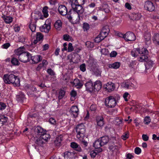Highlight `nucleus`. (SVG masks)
<instances>
[{"label": "nucleus", "mask_w": 159, "mask_h": 159, "mask_svg": "<svg viewBox=\"0 0 159 159\" xmlns=\"http://www.w3.org/2000/svg\"><path fill=\"white\" fill-rule=\"evenodd\" d=\"M71 5L73 10H71L68 12L67 18L75 23H77L79 21L80 15L83 13L84 9L80 5H77L75 4H71Z\"/></svg>", "instance_id": "nucleus-1"}, {"label": "nucleus", "mask_w": 159, "mask_h": 159, "mask_svg": "<svg viewBox=\"0 0 159 159\" xmlns=\"http://www.w3.org/2000/svg\"><path fill=\"white\" fill-rule=\"evenodd\" d=\"M4 82L7 84L11 83L14 84L16 86H20V80L17 76H15L13 74L8 75L7 74H5L3 78Z\"/></svg>", "instance_id": "nucleus-2"}, {"label": "nucleus", "mask_w": 159, "mask_h": 159, "mask_svg": "<svg viewBox=\"0 0 159 159\" xmlns=\"http://www.w3.org/2000/svg\"><path fill=\"white\" fill-rule=\"evenodd\" d=\"M31 55L27 52L24 46L20 47V61L26 62L29 60Z\"/></svg>", "instance_id": "nucleus-3"}, {"label": "nucleus", "mask_w": 159, "mask_h": 159, "mask_svg": "<svg viewBox=\"0 0 159 159\" xmlns=\"http://www.w3.org/2000/svg\"><path fill=\"white\" fill-rule=\"evenodd\" d=\"M76 130L77 133V137L78 139H81L84 136L85 129L83 124L81 123L78 125L76 126Z\"/></svg>", "instance_id": "nucleus-4"}, {"label": "nucleus", "mask_w": 159, "mask_h": 159, "mask_svg": "<svg viewBox=\"0 0 159 159\" xmlns=\"http://www.w3.org/2000/svg\"><path fill=\"white\" fill-rule=\"evenodd\" d=\"M105 102L106 105L110 108L114 107L116 104L115 96H110L107 98Z\"/></svg>", "instance_id": "nucleus-5"}, {"label": "nucleus", "mask_w": 159, "mask_h": 159, "mask_svg": "<svg viewBox=\"0 0 159 159\" xmlns=\"http://www.w3.org/2000/svg\"><path fill=\"white\" fill-rule=\"evenodd\" d=\"M147 54H145L139 57V61L141 62L145 61V66L146 67L149 68L153 66L154 63L152 61L148 59Z\"/></svg>", "instance_id": "nucleus-6"}, {"label": "nucleus", "mask_w": 159, "mask_h": 159, "mask_svg": "<svg viewBox=\"0 0 159 159\" xmlns=\"http://www.w3.org/2000/svg\"><path fill=\"white\" fill-rule=\"evenodd\" d=\"M148 51L145 48H142L141 50L139 48H136L131 52V55L134 57H137L138 54H140V57L142 55L147 54Z\"/></svg>", "instance_id": "nucleus-7"}, {"label": "nucleus", "mask_w": 159, "mask_h": 159, "mask_svg": "<svg viewBox=\"0 0 159 159\" xmlns=\"http://www.w3.org/2000/svg\"><path fill=\"white\" fill-rule=\"evenodd\" d=\"M124 39L126 41H132L135 40L136 37L133 33L129 31L124 34Z\"/></svg>", "instance_id": "nucleus-8"}, {"label": "nucleus", "mask_w": 159, "mask_h": 159, "mask_svg": "<svg viewBox=\"0 0 159 159\" xmlns=\"http://www.w3.org/2000/svg\"><path fill=\"white\" fill-rule=\"evenodd\" d=\"M144 7L146 10L149 11H152L155 9V6L153 3L149 1L146 2H145Z\"/></svg>", "instance_id": "nucleus-9"}, {"label": "nucleus", "mask_w": 159, "mask_h": 159, "mask_svg": "<svg viewBox=\"0 0 159 159\" xmlns=\"http://www.w3.org/2000/svg\"><path fill=\"white\" fill-rule=\"evenodd\" d=\"M34 130L35 134L40 136L46 132V130L40 126L34 127Z\"/></svg>", "instance_id": "nucleus-10"}, {"label": "nucleus", "mask_w": 159, "mask_h": 159, "mask_svg": "<svg viewBox=\"0 0 159 159\" xmlns=\"http://www.w3.org/2000/svg\"><path fill=\"white\" fill-rule=\"evenodd\" d=\"M34 141L35 145L38 146L43 147L44 144L45 143L40 137L39 138H34Z\"/></svg>", "instance_id": "nucleus-11"}, {"label": "nucleus", "mask_w": 159, "mask_h": 159, "mask_svg": "<svg viewBox=\"0 0 159 159\" xmlns=\"http://www.w3.org/2000/svg\"><path fill=\"white\" fill-rule=\"evenodd\" d=\"M58 11L59 13L62 16H65L67 15V10L66 7L63 5H61L59 6L58 8Z\"/></svg>", "instance_id": "nucleus-12"}, {"label": "nucleus", "mask_w": 159, "mask_h": 159, "mask_svg": "<svg viewBox=\"0 0 159 159\" xmlns=\"http://www.w3.org/2000/svg\"><path fill=\"white\" fill-rule=\"evenodd\" d=\"M36 39L33 42V43L35 44L38 42L42 41L43 40V36L40 32H37L35 35Z\"/></svg>", "instance_id": "nucleus-13"}, {"label": "nucleus", "mask_w": 159, "mask_h": 159, "mask_svg": "<svg viewBox=\"0 0 159 159\" xmlns=\"http://www.w3.org/2000/svg\"><path fill=\"white\" fill-rule=\"evenodd\" d=\"M70 112L75 117H77L79 113V110L76 106H73L70 109Z\"/></svg>", "instance_id": "nucleus-14"}, {"label": "nucleus", "mask_w": 159, "mask_h": 159, "mask_svg": "<svg viewBox=\"0 0 159 159\" xmlns=\"http://www.w3.org/2000/svg\"><path fill=\"white\" fill-rule=\"evenodd\" d=\"M71 83L73 84V86L77 88H80L83 85L82 82L78 79H75L73 82H71Z\"/></svg>", "instance_id": "nucleus-15"}, {"label": "nucleus", "mask_w": 159, "mask_h": 159, "mask_svg": "<svg viewBox=\"0 0 159 159\" xmlns=\"http://www.w3.org/2000/svg\"><path fill=\"white\" fill-rule=\"evenodd\" d=\"M51 29L50 24L45 23L42 27H40V31L45 33H48Z\"/></svg>", "instance_id": "nucleus-16"}, {"label": "nucleus", "mask_w": 159, "mask_h": 159, "mask_svg": "<svg viewBox=\"0 0 159 159\" xmlns=\"http://www.w3.org/2000/svg\"><path fill=\"white\" fill-rule=\"evenodd\" d=\"M93 90L99 91L102 88V84L100 81L98 80L96 81L93 85Z\"/></svg>", "instance_id": "nucleus-17"}, {"label": "nucleus", "mask_w": 159, "mask_h": 159, "mask_svg": "<svg viewBox=\"0 0 159 159\" xmlns=\"http://www.w3.org/2000/svg\"><path fill=\"white\" fill-rule=\"evenodd\" d=\"M30 58L32 61L33 63H37L42 60V57L41 56L36 55L34 56L30 57Z\"/></svg>", "instance_id": "nucleus-18"}, {"label": "nucleus", "mask_w": 159, "mask_h": 159, "mask_svg": "<svg viewBox=\"0 0 159 159\" xmlns=\"http://www.w3.org/2000/svg\"><path fill=\"white\" fill-rule=\"evenodd\" d=\"M86 90L91 92L93 91V84L91 81L86 82L85 84Z\"/></svg>", "instance_id": "nucleus-19"}, {"label": "nucleus", "mask_w": 159, "mask_h": 159, "mask_svg": "<svg viewBox=\"0 0 159 159\" xmlns=\"http://www.w3.org/2000/svg\"><path fill=\"white\" fill-rule=\"evenodd\" d=\"M102 146H103V145L102 144V143L99 139L95 141L94 143H93V147L95 148H99V152L102 151V149L100 148Z\"/></svg>", "instance_id": "nucleus-20"}, {"label": "nucleus", "mask_w": 159, "mask_h": 159, "mask_svg": "<svg viewBox=\"0 0 159 159\" xmlns=\"http://www.w3.org/2000/svg\"><path fill=\"white\" fill-rule=\"evenodd\" d=\"M105 88L108 92H111L113 91L115 89V86L114 84L112 83H108L105 86Z\"/></svg>", "instance_id": "nucleus-21"}, {"label": "nucleus", "mask_w": 159, "mask_h": 159, "mask_svg": "<svg viewBox=\"0 0 159 159\" xmlns=\"http://www.w3.org/2000/svg\"><path fill=\"white\" fill-rule=\"evenodd\" d=\"M2 17L6 24H10L13 21V18L11 16L3 15L2 16Z\"/></svg>", "instance_id": "nucleus-22"}, {"label": "nucleus", "mask_w": 159, "mask_h": 159, "mask_svg": "<svg viewBox=\"0 0 159 159\" xmlns=\"http://www.w3.org/2000/svg\"><path fill=\"white\" fill-rule=\"evenodd\" d=\"M141 16L140 14L139 13H132L131 16H129L130 19L134 20H139Z\"/></svg>", "instance_id": "nucleus-23"}, {"label": "nucleus", "mask_w": 159, "mask_h": 159, "mask_svg": "<svg viewBox=\"0 0 159 159\" xmlns=\"http://www.w3.org/2000/svg\"><path fill=\"white\" fill-rule=\"evenodd\" d=\"M144 38L145 40V43L148 45L151 43V35L149 33H146L145 34Z\"/></svg>", "instance_id": "nucleus-24"}, {"label": "nucleus", "mask_w": 159, "mask_h": 159, "mask_svg": "<svg viewBox=\"0 0 159 159\" xmlns=\"http://www.w3.org/2000/svg\"><path fill=\"white\" fill-rule=\"evenodd\" d=\"M43 134H42L41 136H40V137L45 143H46L48 141V139H50V135L46 133L45 132Z\"/></svg>", "instance_id": "nucleus-25"}, {"label": "nucleus", "mask_w": 159, "mask_h": 159, "mask_svg": "<svg viewBox=\"0 0 159 159\" xmlns=\"http://www.w3.org/2000/svg\"><path fill=\"white\" fill-rule=\"evenodd\" d=\"M103 118L101 116H98L97 118V125L98 126L101 127L104 125V122L103 121Z\"/></svg>", "instance_id": "nucleus-26"}, {"label": "nucleus", "mask_w": 159, "mask_h": 159, "mask_svg": "<svg viewBox=\"0 0 159 159\" xmlns=\"http://www.w3.org/2000/svg\"><path fill=\"white\" fill-rule=\"evenodd\" d=\"M63 140L62 136L60 135L57 137L56 140L54 141L55 144L57 146H59L61 141Z\"/></svg>", "instance_id": "nucleus-27"}, {"label": "nucleus", "mask_w": 159, "mask_h": 159, "mask_svg": "<svg viewBox=\"0 0 159 159\" xmlns=\"http://www.w3.org/2000/svg\"><path fill=\"white\" fill-rule=\"evenodd\" d=\"M120 66V63L118 62H116L113 63L109 64L108 67L111 68L116 69L119 67Z\"/></svg>", "instance_id": "nucleus-28"}, {"label": "nucleus", "mask_w": 159, "mask_h": 159, "mask_svg": "<svg viewBox=\"0 0 159 159\" xmlns=\"http://www.w3.org/2000/svg\"><path fill=\"white\" fill-rule=\"evenodd\" d=\"M103 146L106 144L109 141V138L107 136H104L101 138L100 139Z\"/></svg>", "instance_id": "nucleus-29"}, {"label": "nucleus", "mask_w": 159, "mask_h": 159, "mask_svg": "<svg viewBox=\"0 0 159 159\" xmlns=\"http://www.w3.org/2000/svg\"><path fill=\"white\" fill-rule=\"evenodd\" d=\"M62 23L60 20H57L54 24V27L55 28L58 30H60L61 28Z\"/></svg>", "instance_id": "nucleus-30"}, {"label": "nucleus", "mask_w": 159, "mask_h": 159, "mask_svg": "<svg viewBox=\"0 0 159 159\" xmlns=\"http://www.w3.org/2000/svg\"><path fill=\"white\" fill-rule=\"evenodd\" d=\"M71 1V4H75L77 5H83L84 4V0H70Z\"/></svg>", "instance_id": "nucleus-31"}, {"label": "nucleus", "mask_w": 159, "mask_h": 159, "mask_svg": "<svg viewBox=\"0 0 159 159\" xmlns=\"http://www.w3.org/2000/svg\"><path fill=\"white\" fill-rule=\"evenodd\" d=\"M137 62L135 61H131L129 66V67L132 70H134L137 68Z\"/></svg>", "instance_id": "nucleus-32"}, {"label": "nucleus", "mask_w": 159, "mask_h": 159, "mask_svg": "<svg viewBox=\"0 0 159 159\" xmlns=\"http://www.w3.org/2000/svg\"><path fill=\"white\" fill-rule=\"evenodd\" d=\"M8 118L4 115H0V123L3 125L7 122Z\"/></svg>", "instance_id": "nucleus-33"}, {"label": "nucleus", "mask_w": 159, "mask_h": 159, "mask_svg": "<svg viewBox=\"0 0 159 159\" xmlns=\"http://www.w3.org/2000/svg\"><path fill=\"white\" fill-rule=\"evenodd\" d=\"M152 40L154 43H156L159 45V34H156L153 37Z\"/></svg>", "instance_id": "nucleus-34"}, {"label": "nucleus", "mask_w": 159, "mask_h": 159, "mask_svg": "<svg viewBox=\"0 0 159 159\" xmlns=\"http://www.w3.org/2000/svg\"><path fill=\"white\" fill-rule=\"evenodd\" d=\"M48 7L47 6L44 7L43 8L42 12L45 17H47L48 16Z\"/></svg>", "instance_id": "nucleus-35"}, {"label": "nucleus", "mask_w": 159, "mask_h": 159, "mask_svg": "<svg viewBox=\"0 0 159 159\" xmlns=\"http://www.w3.org/2000/svg\"><path fill=\"white\" fill-rule=\"evenodd\" d=\"M11 63L14 65H17L19 64V62L17 59L15 57H13L11 61Z\"/></svg>", "instance_id": "nucleus-36"}, {"label": "nucleus", "mask_w": 159, "mask_h": 159, "mask_svg": "<svg viewBox=\"0 0 159 159\" xmlns=\"http://www.w3.org/2000/svg\"><path fill=\"white\" fill-rule=\"evenodd\" d=\"M98 153L96 150H93L90 152V155L92 158H94Z\"/></svg>", "instance_id": "nucleus-37"}, {"label": "nucleus", "mask_w": 159, "mask_h": 159, "mask_svg": "<svg viewBox=\"0 0 159 159\" xmlns=\"http://www.w3.org/2000/svg\"><path fill=\"white\" fill-rule=\"evenodd\" d=\"M108 34V33H106V32H102V31H101L99 34V36L102 37V39H104L107 36Z\"/></svg>", "instance_id": "nucleus-38"}, {"label": "nucleus", "mask_w": 159, "mask_h": 159, "mask_svg": "<svg viewBox=\"0 0 159 159\" xmlns=\"http://www.w3.org/2000/svg\"><path fill=\"white\" fill-rule=\"evenodd\" d=\"M70 94L71 96V99L72 100H74L75 99V97L77 95L76 92L74 90H72L70 93Z\"/></svg>", "instance_id": "nucleus-39"}, {"label": "nucleus", "mask_w": 159, "mask_h": 159, "mask_svg": "<svg viewBox=\"0 0 159 159\" xmlns=\"http://www.w3.org/2000/svg\"><path fill=\"white\" fill-rule=\"evenodd\" d=\"M65 92L63 90H60L59 92V95L58 96V98L59 99H61L64 96Z\"/></svg>", "instance_id": "nucleus-40"}, {"label": "nucleus", "mask_w": 159, "mask_h": 159, "mask_svg": "<svg viewBox=\"0 0 159 159\" xmlns=\"http://www.w3.org/2000/svg\"><path fill=\"white\" fill-rule=\"evenodd\" d=\"M118 148V147L117 146L115 145L114 144H113V145H111L109 146V149L111 150L112 151H114L116 150V151H117Z\"/></svg>", "instance_id": "nucleus-41"}, {"label": "nucleus", "mask_w": 159, "mask_h": 159, "mask_svg": "<svg viewBox=\"0 0 159 159\" xmlns=\"http://www.w3.org/2000/svg\"><path fill=\"white\" fill-rule=\"evenodd\" d=\"M151 120L149 116H147L145 117L144 119V122L145 124L148 125L151 122Z\"/></svg>", "instance_id": "nucleus-42"}, {"label": "nucleus", "mask_w": 159, "mask_h": 159, "mask_svg": "<svg viewBox=\"0 0 159 159\" xmlns=\"http://www.w3.org/2000/svg\"><path fill=\"white\" fill-rule=\"evenodd\" d=\"M123 98L126 102L128 101V99L130 97V96L128 92H125L123 95Z\"/></svg>", "instance_id": "nucleus-43"}, {"label": "nucleus", "mask_w": 159, "mask_h": 159, "mask_svg": "<svg viewBox=\"0 0 159 159\" xmlns=\"http://www.w3.org/2000/svg\"><path fill=\"white\" fill-rule=\"evenodd\" d=\"M29 28L32 32H34L35 31L36 28V25H35L30 24L29 25Z\"/></svg>", "instance_id": "nucleus-44"}, {"label": "nucleus", "mask_w": 159, "mask_h": 159, "mask_svg": "<svg viewBox=\"0 0 159 159\" xmlns=\"http://www.w3.org/2000/svg\"><path fill=\"white\" fill-rule=\"evenodd\" d=\"M14 52L15 56L16 57L17 56L19 57L20 56V48L16 49L14 51Z\"/></svg>", "instance_id": "nucleus-45"}, {"label": "nucleus", "mask_w": 159, "mask_h": 159, "mask_svg": "<svg viewBox=\"0 0 159 159\" xmlns=\"http://www.w3.org/2000/svg\"><path fill=\"white\" fill-rule=\"evenodd\" d=\"M6 107V104L2 102H0V110L2 111L4 110Z\"/></svg>", "instance_id": "nucleus-46"}, {"label": "nucleus", "mask_w": 159, "mask_h": 159, "mask_svg": "<svg viewBox=\"0 0 159 159\" xmlns=\"http://www.w3.org/2000/svg\"><path fill=\"white\" fill-rule=\"evenodd\" d=\"M94 74L97 76H101V71L97 69L93 71Z\"/></svg>", "instance_id": "nucleus-47"}, {"label": "nucleus", "mask_w": 159, "mask_h": 159, "mask_svg": "<svg viewBox=\"0 0 159 159\" xmlns=\"http://www.w3.org/2000/svg\"><path fill=\"white\" fill-rule=\"evenodd\" d=\"M122 139L124 140H125L129 138V132H127L124 133V135L121 136Z\"/></svg>", "instance_id": "nucleus-48"}, {"label": "nucleus", "mask_w": 159, "mask_h": 159, "mask_svg": "<svg viewBox=\"0 0 159 159\" xmlns=\"http://www.w3.org/2000/svg\"><path fill=\"white\" fill-rule=\"evenodd\" d=\"M103 39H102V37L101 36H99V35L95 38L94 41L96 43H98Z\"/></svg>", "instance_id": "nucleus-49"}, {"label": "nucleus", "mask_w": 159, "mask_h": 159, "mask_svg": "<svg viewBox=\"0 0 159 159\" xmlns=\"http://www.w3.org/2000/svg\"><path fill=\"white\" fill-rule=\"evenodd\" d=\"M101 31L102 32H106V33H108L109 32V29L108 27L106 26L103 27Z\"/></svg>", "instance_id": "nucleus-50"}, {"label": "nucleus", "mask_w": 159, "mask_h": 159, "mask_svg": "<svg viewBox=\"0 0 159 159\" xmlns=\"http://www.w3.org/2000/svg\"><path fill=\"white\" fill-rule=\"evenodd\" d=\"M73 48L72 46V44L71 43H69L68 44V52H71L73 51Z\"/></svg>", "instance_id": "nucleus-51"}, {"label": "nucleus", "mask_w": 159, "mask_h": 159, "mask_svg": "<svg viewBox=\"0 0 159 159\" xmlns=\"http://www.w3.org/2000/svg\"><path fill=\"white\" fill-rule=\"evenodd\" d=\"M89 26L88 24L87 23H84L83 24V29L84 30H87L89 29Z\"/></svg>", "instance_id": "nucleus-52"}, {"label": "nucleus", "mask_w": 159, "mask_h": 159, "mask_svg": "<svg viewBox=\"0 0 159 159\" xmlns=\"http://www.w3.org/2000/svg\"><path fill=\"white\" fill-rule=\"evenodd\" d=\"M63 39L66 41H69L71 39L70 37L68 35L65 34L63 36Z\"/></svg>", "instance_id": "nucleus-53"}, {"label": "nucleus", "mask_w": 159, "mask_h": 159, "mask_svg": "<svg viewBox=\"0 0 159 159\" xmlns=\"http://www.w3.org/2000/svg\"><path fill=\"white\" fill-rule=\"evenodd\" d=\"M134 152L136 154H139L141 152V149L139 147H136L135 149Z\"/></svg>", "instance_id": "nucleus-54"}, {"label": "nucleus", "mask_w": 159, "mask_h": 159, "mask_svg": "<svg viewBox=\"0 0 159 159\" xmlns=\"http://www.w3.org/2000/svg\"><path fill=\"white\" fill-rule=\"evenodd\" d=\"M80 70L83 72H84L85 71V65L84 64H83L80 66Z\"/></svg>", "instance_id": "nucleus-55"}, {"label": "nucleus", "mask_w": 159, "mask_h": 159, "mask_svg": "<svg viewBox=\"0 0 159 159\" xmlns=\"http://www.w3.org/2000/svg\"><path fill=\"white\" fill-rule=\"evenodd\" d=\"M117 54V53L116 51H113L110 54V57H115Z\"/></svg>", "instance_id": "nucleus-56"}, {"label": "nucleus", "mask_w": 159, "mask_h": 159, "mask_svg": "<svg viewBox=\"0 0 159 159\" xmlns=\"http://www.w3.org/2000/svg\"><path fill=\"white\" fill-rule=\"evenodd\" d=\"M47 72L50 75H54L55 74L53 70L51 69H49L47 70Z\"/></svg>", "instance_id": "nucleus-57"}, {"label": "nucleus", "mask_w": 159, "mask_h": 159, "mask_svg": "<svg viewBox=\"0 0 159 159\" xmlns=\"http://www.w3.org/2000/svg\"><path fill=\"white\" fill-rule=\"evenodd\" d=\"M142 137L143 140L144 141H147L149 139V137L146 134H143Z\"/></svg>", "instance_id": "nucleus-58"}, {"label": "nucleus", "mask_w": 159, "mask_h": 159, "mask_svg": "<svg viewBox=\"0 0 159 159\" xmlns=\"http://www.w3.org/2000/svg\"><path fill=\"white\" fill-rule=\"evenodd\" d=\"M78 144L75 142H72L70 144L71 147L75 149L78 146Z\"/></svg>", "instance_id": "nucleus-59"}, {"label": "nucleus", "mask_w": 159, "mask_h": 159, "mask_svg": "<svg viewBox=\"0 0 159 159\" xmlns=\"http://www.w3.org/2000/svg\"><path fill=\"white\" fill-rule=\"evenodd\" d=\"M10 46V44L9 43H6L2 45V47L4 49H7Z\"/></svg>", "instance_id": "nucleus-60"}, {"label": "nucleus", "mask_w": 159, "mask_h": 159, "mask_svg": "<svg viewBox=\"0 0 159 159\" xmlns=\"http://www.w3.org/2000/svg\"><path fill=\"white\" fill-rule=\"evenodd\" d=\"M122 86L125 88L128 89L129 87V85L126 82H123L122 84Z\"/></svg>", "instance_id": "nucleus-61"}, {"label": "nucleus", "mask_w": 159, "mask_h": 159, "mask_svg": "<svg viewBox=\"0 0 159 159\" xmlns=\"http://www.w3.org/2000/svg\"><path fill=\"white\" fill-rule=\"evenodd\" d=\"M27 40L26 37L25 36H22L20 39V42L24 43Z\"/></svg>", "instance_id": "nucleus-62"}, {"label": "nucleus", "mask_w": 159, "mask_h": 159, "mask_svg": "<svg viewBox=\"0 0 159 159\" xmlns=\"http://www.w3.org/2000/svg\"><path fill=\"white\" fill-rule=\"evenodd\" d=\"M49 122L52 124H54L56 123V120L55 119L53 118H51L49 120Z\"/></svg>", "instance_id": "nucleus-63"}, {"label": "nucleus", "mask_w": 159, "mask_h": 159, "mask_svg": "<svg viewBox=\"0 0 159 159\" xmlns=\"http://www.w3.org/2000/svg\"><path fill=\"white\" fill-rule=\"evenodd\" d=\"M49 47V45L48 44H45L43 46V50L45 51L47 50Z\"/></svg>", "instance_id": "nucleus-64"}]
</instances>
